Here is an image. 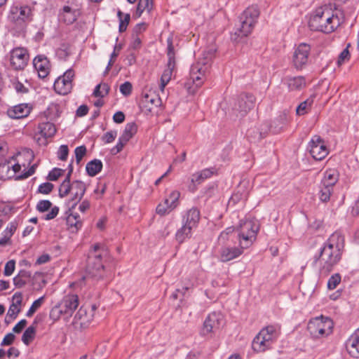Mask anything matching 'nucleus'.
Instances as JSON below:
<instances>
[{"mask_svg": "<svg viewBox=\"0 0 359 359\" xmlns=\"http://www.w3.org/2000/svg\"><path fill=\"white\" fill-rule=\"evenodd\" d=\"M37 167V164H33L28 170H24L22 172V174L17 177L18 180H25L32 175L36 170Z\"/></svg>", "mask_w": 359, "mask_h": 359, "instance_id": "603ef678", "label": "nucleus"}, {"mask_svg": "<svg viewBox=\"0 0 359 359\" xmlns=\"http://www.w3.org/2000/svg\"><path fill=\"white\" fill-rule=\"evenodd\" d=\"M259 15V11L257 6H252L247 8L239 17V24L231 34V39L233 41H238L240 39L251 34Z\"/></svg>", "mask_w": 359, "mask_h": 359, "instance_id": "423d86ee", "label": "nucleus"}, {"mask_svg": "<svg viewBox=\"0 0 359 359\" xmlns=\"http://www.w3.org/2000/svg\"><path fill=\"white\" fill-rule=\"evenodd\" d=\"M103 167L102 162L100 159H93L87 163L86 170L90 177H94L101 172Z\"/></svg>", "mask_w": 359, "mask_h": 359, "instance_id": "2f4dec72", "label": "nucleus"}, {"mask_svg": "<svg viewBox=\"0 0 359 359\" xmlns=\"http://www.w3.org/2000/svg\"><path fill=\"white\" fill-rule=\"evenodd\" d=\"M285 81L290 91H299L306 86V79L302 76L286 77Z\"/></svg>", "mask_w": 359, "mask_h": 359, "instance_id": "a878e982", "label": "nucleus"}, {"mask_svg": "<svg viewBox=\"0 0 359 359\" xmlns=\"http://www.w3.org/2000/svg\"><path fill=\"white\" fill-rule=\"evenodd\" d=\"M15 262L14 260H9L8 262H7L5 264V267H4V273L5 276H11L14 270H15Z\"/></svg>", "mask_w": 359, "mask_h": 359, "instance_id": "6e6d98bb", "label": "nucleus"}, {"mask_svg": "<svg viewBox=\"0 0 359 359\" xmlns=\"http://www.w3.org/2000/svg\"><path fill=\"white\" fill-rule=\"evenodd\" d=\"M52 206V203L48 200H41L38 202L36 209L41 212H44L49 210Z\"/></svg>", "mask_w": 359, "mask_h": 359, "instance_id": "09e8293b", "label": "nucleus"}, {"mask_svg": "<svg viewBox=\"0 0 359 359\" xmlns=\"http://www.w3.org/2000/svg\"><path fill=\"white\" fill-rule=\"evenodd\" d=\"M60 306L64 310V314L72 316L79 306V297L76 294H67L60 302Z\"/></svg>", "mask_w": 359, "mask_h": 359, "instance_id": "412c9836", "label": "nucleus"}, {"mask_svg": "<svg viewBox=\"0 0 359 359\" xmlns=\"http://www.w3.org/2000/svg\"><path fill=\"white\" fill-rule=\"evenodd\" d=\"M259 230L258 222L250 219L241 220L237 228H226L217 238L219 259L227 262L239 257L256 241Z\"/></svg>", "mask_w": 359, "mask_h": 359, "instance_id": "f257e3e1", "label": "nucleus"}, {"mask_svg": "<svg viewBox=\"0 0 359 359\" xmlns=\"http://www.w3.org/2000/svg\"><path fill=\"white\" fill-rule=\"evenodd\" d=\"M73 208L72 207L69 209L67 213H69L66 217V223L68 229L71 232H76L82 226V222L80 219V216L77 213H73L72 212Z\"/></svg>", "mask_w": 359, "mask_h": 359, "instance_id": "bb28decb", "label": "nucleus"}, {"mask_svg": "<svg viewBox=\"0 0 359 359\" xmlns=\"http://www.w3.org/2000/svg\"><path fill=\"white\" fill-rule=\"evenodd\" d=\"M346 347L350 355L359 358V328L346 341Z\"/></svg>", "mask_w": 359, "mask_h": 359, "instance_id": "5701e85b", "label": "nucleus"}, {"mask_svg": "<svg viewBox=\"0 0 359 359\" xmlns=\"http://www.w3.org/2000/svg\"><path fill=\"white\" fill-rule=\"evenodd\" d=\"M349 46L350 45L348 44L346 48L345 49H344L343 51L339 54L338 60H337V63L339 65H341V64L344 63L346 61L348 60L350 54H349V51H348V48Z\"/></svg>", "mask_w": 359, "mask_h": 359, "instance_id": "4d7b16f0", "label": "nucleus"}, {"mask_svg": "<svg viewBox=\"0 0 359 359\" xmlns=\"http://www.w3.org/2000/svg\"><path fill=\"white\" fill-rule=\"evenodd\" d=\"M222 321L223 318L221 313L217 312L210 313L203 323L201 332V334L206 335L210 332L217 331L222 326Z\"/></svg>", "mask_w": 359, "mask_h": 359, "instance_id": "dca6fc26", "label": "nucleus"}, {"mask_svg": "<svg viewBox=\"0 0 359 359\" xmlns=\"http://www.w3.org/2000/svg\"><path fill=\"white\" fill-rule=\"evenodd\" d=\"M180 194L177 191H173L170 193L169 197L165 198L163 202L160 203L156 209L158 215H165L175 208L177 205V201Z\"/></svg>", "mask_w": 359, "mask_h": 359, "instance_id": "f3484780", "label": "nucleus"}, {"mask_svg": "<svg viewBox=\"0 0 359 359\" xmlns=\"http://www.w3.org/2000/svg\"><path fill=\"white\" fill-rule=\"evenodd\" d=\"M200 219V212L196 208H192L183 215L182 223L191 228H196Z\"/></svg>", "mask_w": 359, "mask_h": 359, "instance_id": "b1692460", "label": "nucleus"}, {"mask_svg": "<svg viewBox=\"0 0 359 359\" xmlns=\"http://www.w3.org/2000/svg\"><path fill=\"white\" fill-rule=\"evenodd\" d=\"M109 86L106 83H101L97 85L94 89L93 95L97 97H104L109 92Z\"/></svg>", "mask_w": 359, "mask_h": 359, "instance_id": "4c0bfd02", "label": "nucleus"}, {"mask_svg": "<svg viewBox=\"0 0 359 359\" xmlns=\"http://www.w3.org/2000/svg\"><path fill=\"white\" fill-rule=\"evenodd\" d=\"M342 22L337 12L334 13L327 6L318 8L311 16L309 26L311 30L324 33L334 32Z\"/></svg>", "mask_w": 359, "mask_h": 359, "instance_id": "20e7f679", "label": "nucleus"}, {"mask_svg": "<svg viewBox=\"0 0 359 359\" xmlns=\"http://www.w3.org/2000/svg\"><path fill=\"white\" fill-rule=\"evenodd\" d=\"M216 172L214 168H205L191 175V181L194 184H200L205 180L211 177Z\"/></svg>", "mask_w": 359, "mask_h": 359, "instance_id": "c85d7f7f", "label": "nucleus"}, {"mask_svg": "<svg viewBox=\"0 0 359 359\" xmlns=\"http://www.w3.org/2000/svg\"><path fill=\"white\" fill-rule=\"evenodd\" d=\"M89 320H90L86 314V311L83 308H80L74 316V323H79L81 326H83L86 325Z\"/></svg>", "mask_w": 359, "mask_h": 359, "instance_id": "ea45409f", "label": "nucleus"}, {"mask_svg": "<svg viewBox=\"0 0 359 359\" xmlns=\"http://www.w3.org/2000/svg\"><path fill=\"white\" fill-rule=\"evenodd\" d=\"M344 249V237L339 232L333 233L324 243L320 252L314 256L320 273L327 276L341 259Z\"/></svg>", "mask_w": 359, "mask_h": 359, "instance_id": "f03ea898", "label": "nucleus"}, {"mask_svg": "<svg viewBox=\"0 0 359 359\" xmlns=\"http://www.w3.org/2000/svg\"><path fill=\"white\" fill-rule=\"evenodd\" d=\"M86 147L84 145L77 147L74 150L76 161L79 164L86 154Z\"/></svg>", "mask_w": 359, "mask_h": 359, "instance_id": "a18cd8bd", "label": "nucleus"}, {"mask_svg": "<svg viewBox=\"0 0 359 359\" xmlns=\"http://www.w3.org/2000/svg\"><path fill=\"white\" fill-rule=\"evenodd\" d=\"M58 212L59 208L57 206H54L53 208H51V210L44 216V219L46 220L54 219L57 215Z\"/></svg>", "mask_w": 359, "mask_h": 359, "instance_id": "69168bd1", "label": "nucleus"}, {"mask_svg": "<svg viewBox=\"0 0 359 359\" xmlns=\"http://www.w3.org/2000/svg\"><path fill=\"white\" fill-rule=\"evenodd\" d=\"M36 334V327L31 325L28 327L22 336V341L25 345H29L34 339Z\"/></svg>", "mask_w": 359, "mask_h": 359, "instance_id": "58836bf2", "label": "nucleus"}, {"mask_svg": "<svg viewBox=\"0 0 359 359\" xmlns=\"http://www.w3.org/2000/svg\"><path fill=\"white\" fill-rule=\"evenodd\" d=\"M175 67V62H168L167 67L163 71V73L161 78L160 88L162 91H163L165 86L170 81Z\"/></svg>", "mask_w": 359, "mask_h": 359, "instance_id": "7c9ffc66", "label": "nucleus"}, {"mask_svg": "<svg viewBox=\"0 0 359 359\" xmlns=\"http://www.w3.org/2000/svg\"><path fill=\"white\" fill-rule=\"evenodd\" d=\"M142 44V39L140 36H136L133 34V41L130 44V47L133 49H138L140 48Z\"/></svg>", "mask_w": 359, "mask_h": 359, "instance_id": "680f3d73", "label": "nucleus"}, {"mask_svg": "<svg viewBox=\"0 0 359 359\" xmlns=\"http://www.w3.org/2000/svg\"><path fill=\"white\" fill-rule=\"evenodd\" d=\"M44 299V297H41L36 300H35L32 306H30L29 309L27 311L26 313L27 317H32L34 313L36 312V311L41 307V306L43 304Z\"/></svg>", "mask_w": 359, "mask_h": 359, "instance_id": "79ce46f5", "label": "nucleus"}, {"mask_svg": "<svg viewBox=\"0 0 359 359\" xmlns=\"http://www.w3.org/2000/svg\"><path fill=\"white\" fill-rule=\"evenodd\" d=\"M56 133V128L55 125L50 122L41 123L37 126V133L39 134L41 137H38L37 142L39 144H46V139L52 137Z\"/></svg>", "mask_w": 359, "mask_h": 359, "instance_id": "6ab92c4d", "label": "nucleus"}, {"mask_svg": "<svg viewBox=\"0 0 359 359\" xmlns=\"http://www.w3.org/2000/svg\"><path fill=\"white\" fill-rule=\"evenodd\" d=\"M255 98L252 94H242L235 104L233 110L238 112L237 116H244L254 107Z\"/></svg>", "mask_w": 359, "mask_h": 359, "instance_id": "2eb2a0df", "label": "nucleus"}, {"mask_svg": "<svg viewBox=\"0 0 359 359\" xmlns=\"http://www.w3.org/2000/svg\"><path fill=\"white\" fill-rule=\"evenodd\" d=\"M74 77V72L72 69H67L62 76L58 77L54 82V89L60 95H67L72 89V80Z\"/></svg>", "mask_w": 359, "mask_h": 359, "instance_id": "f8f14e48", "label": "nucleus"}, {"mask_svg": "<svg viewBox=\"0 0 359 359\" xmlns=\"http://www.w3.org/2000/svg\"><path fill=\"white\" fill-rule=\"evenodd\" d=\"M64 170L55 168L50 170L47 176V179L50 181H56L60 176L62 175Z\"/></svg>", "mask_w": 359, "mask_h": 359, "instance_id": "de8ad7c7", "label": "nucleus"}, {"mask_svg": "<svg viewBox=\"0 0 359 359\" xmlns=\"http://www.w3.org/2000/svg\"><path fill=\"white\" fill-rule=\"evenodd\" d=\"M339 179V175L337 170H327L324 172L323 178L321 181V184L323 185H326L327 187H332L335 185Z\"/></svg>", "mask_w": 359, "mask_h": 359, "instance_id": "c756f323", "label": "nucleus"}, {"mask_svg": "<svg viewBox=\"0 0 359 359\" xmlns=\"http://www.w3.org/2000/svg\"><path fill=\"white\" fill-rule=\"evenodd\" d=\"M333 192L332 187H327L320 184L318 197L320 201L326 203L330 201L332 193Z\"/></svg>", "mask_w": 359, "mask_h": 359, "instance_id": "e433bc0d", "label": "nucleus"}, {"mask_svg": "<svg viewBox=\"0 0 359 359\" xmlns=\"http://www.w3.org/2000/svg\"><path fill=\"white\" fill-rule=\"evenodd\" d=\"M136 132L137 126L135 123L131 122L126 125L125 129L119 137L122 142H126L127 143L136 133Z\"/></svg>", "mask_w": 359, "mask_h": 359, "instance_id": "72a5a7b5", "label": "nucleus"}, {"mask_svg": "<svg viewBox=\"0 0 359 359\" xmlns=\"http://www.w3.org/2000/svg\"><path fill=\"white\" fill-rule=\"evenodd\" d=\"M34 69L39 78L45 79L50 73V65L48 57L44 55H38L33 60Z\"/></svg>", "mask_w": 359, "mask_h": 359, "instance_id": "a211bd4d", "label": "nucleus"}, {"mask_svg": "<svg viewBox=\"0 0 359 359\" xmlns=\"http://www.w3.org/2000/svg\"><path fill=\"white\" fill-rule=\"evenodd\" d=\"M132 84L129 81H126L120 86V92L124 96H128L132 93Z\"/></svg>", "mask_w": 359, "mask_h": 359, "instance_id": "5fc2aeb1", "label": "nucleus"}, {"mask_svg": "<svg viewBox=\"0 0 359 359\" xmlns=\"http://www.w3.org/2000/svg\"><path fill=\"white\" fill-rule=\"evenodd\" d=\"M116 136H117L116 130H110V131H108L106 133H104V135L102 136V139L104 143L109 144V143L112 142L116 139Z\"/></svg>", "mask_w": 359, "mask_h": 359, "instance_id": "8fccbe9b", "label": "nucleus"}, {"mask_svg": "<svg viewBox=\"0 0 359 359\" xmlns=\"http://www.w3.org/2000/svg\"><path fill=\"white\" fill-rule=\"evenodd\" d=\"M68 173L65 179L62 181L59 187V196L64 198L71 196L69 205L74 208L75 205L81 200L86 191V184L81 180L70 181V177L73 172L72 163L68 165Z\"/></svg>", "mask_w": 359, "mask_h": 359, "instance_id": "39448f33", "label": "nucleus"}, {"mask_svg": "<svg viewBox=\"0 0 359 359\" xmlns=\"http://www.w3.org/2000/svg\"><path fill=\"white\" fill-rule=\"evenodd\" d=\"M167 42H168L167 55L168 57V62H175L174 47L172 46V39L170 38L168 39Z\"/></svg>", "mask_w": 359, "mask_h": 359, "instance_id": "3c124183", "label": "nucleus"}, {"mask_svg": "<svg viewBox=\"0 0 359 359\" xmlns=\"http://www.w3.org/2000/svg\"><path fill=\"white\" fill-rule=\"evenodd\" d=\"M117 15L119 18V32H123L127 29L128 25L130 19V16L129 14H126L123 18V13L121 11H118Z\"/></svg>", "mask_w": 359, "mask_h": 359, "instance_id": "a19ab883", "label": "nucleus"}, {"mask_svg": "<svg viewBox=\"0 0 359 359\" xmlns=\"http://www.w3.org/2000/svg\"><path fill=\"white\" fill-rule=\"evenodd\" d=\"M280 330V325L278 323L263 327L252 341V349L256 352H264L270 349L279 337Z\"/></svg>", "mask_w": 359, "mask_h": 359, "instance_id": "0eeeda50", "label": "nucleus"}, {"mask_svg": "<svg viewBox=\"0 0 359 359\" xmlns=\"http://www.w3.org/2000/svg\"><path fill=\"white\" fill-rule=\"evenodd\" d=\"M108 256L107 249L99 243L93 245L90 250L87 262L85 273L82 278L77 283L79 287H93L97 285L104 286L106 283L103 278L105 275L103 259Z\"/></svg>", "mask_w": 359, "mask_h": 359, "instance_id": "7ed1b4c3", "label": "nucleus"}, {"mask_svg": "<svg viewBox=\"0 0 359 359\" xmlns=\"http://www.w3.org/2000/svg\"><path fill=\"white\" fill-rule=\"evenodd\" d=\"M193 228L182 223V226L175 233V238L179 243H184L187 239L191 238Z\"/></svg>", "mask_w": 359, "mask_h": 359, "instance_id": "473e14b6", "label": "nucleus"}, {"mask_svg": "<svg viewBox=\"0 0 359 359\" xmlns=\"http://www.w3.org/2000/svg\"><path fill=\"white\" fill-rule=\"evenodd\" d=\"M307 328L312 337L322 338L332 333L333 322L330 318L320 316L310 320Z\"/></svg>", "mask_w": 359, "mask_h": 359, "instance_id": "1a4fd4ad", "label": "nucleus"}, {"mask_svg": "<svg viewBox=\"0 0 359 359\" xmlns=\"http://www.w3.org/2000/svg\"><path fill=\"white\" fill-rule=\"evenodd\" d=\"M54 185L50 182H44L38 187V192L43 194H49L53 189Z\"/></svg>", "mask_w": 359, "mask_h": 359, "instance_id": "49530a36", "label": "nucleus"}, {"mask_svg": "<svg viewBox=\"0 0 359 359\" xmlns=\"http://www.w3.org/2000/svg\"><path fill=\"white\" fill-rule=\"evenodd\" d=\"M214 53L208 51L204 53V57L191 65L189 79L196 87H200L205 80L211 65V60Z\"/></svg>", "mask_w": 359, "mask_h": 359, "instance_id": "6e6552de", "label": "nucleus"}, {"mask_svg": "<svg viewBox=\"0 0 359 359\" xmlns=\"http://www.w3.org/2000/svg\"><path fill=\"white\" fill-rule=\"evenodd\" d=\"M15 337L13 333H8L3 339L1 346H9L12 344Z\"/></svg>", "mask_w": 359, "mask_h": 359, "instance_id": "e2e57ef3", "label": "nucleus"}, {"mask_svg": "<svg viewBox=\"0 0 359 359\" xmlns=\"http://www.w3.org/2000/svg\"><path fill=\"white\" fill-rule=\"evenodd\" d=\"M126 144V142H122L121 140V138L119 137L116 144L111 149V154H117L118 153L121 151Z\"/></svg>", "mask_w": 359, "mask_h": 359, "instance_id": "052dcab7", "label": "nucleus"}, {"mask_svg": "<svg viewBox=\"0 0 359 359\" xmlns=\"http://www.w3.org/2000/svg\"><path fill=\"white\" fill-rule=\"evenodd\" d=\"M12 86L18 93L25 94L29 91L28 88L16 79L12 81Z\"/></svg>", "mask_w": 359, "mask_h": 359, "instance_id": "c03bdc74", "label": "nucleus"}, {"mask_svg": "<svg viewBox=\"0 0 359 359\" xmlns=\"http://www.w3.org/2000/svg\"><path fill=\"white\" fill-rule=\"evenodd\" d=\"M154 7V0H139L136 15L137 17H140L144 11L150 13Z\"/></svg>", "mask_w": 359, "mask_h": 359, "instance_id": "f704fd0d", "label": "nucleus"}, {"mask_svg": "<svg viewBox=\"0 0 359 359\" xmlns=\"http://www.w3.org/2000/svg\"><path fill=\"white\" fill-rule=\"evenodd\" d=\"M142 102L147 104L151 103V104H155L157 106L159 100L156 96L153 97L151 95L146 94L142 100Z\"/></svg>", "mask_w": 359, "mask_h": 359, "instance_id": "338daca9", "label": "nucleus"}, {"mask_svg": "<svg viewBox=\"0 0 359 359\" xmlns=\"http://www.w3.org/2000/svg\"><path fill=\"white\" fill-rule=\"evenodd\" d=\"M311 47L307 43H300L294 50L292 63L297 69H303L309 62Z\"/></svg>", "mask_w": 359, "mask_h": 359, "instance_id": "ddd939ff", "label": "nucleus"}, {"mask_svg": "<svg viewBox=\"0 0 359 359\" xmlns=\"http://www.w3.org/2000/svg\"><path fill=\"white\" fill-rule=\"evenodd\" d=\"M313 103V97H310L305 101L301 102L296 109V113L298 116H303L307 114L311 109Z\"/></svg>", "mask_w": 359, "mask_h": 359, "instance_id": "c9c22d12", "label": "nucleus"}, {"mask_svg": "<svg viewBox=\"0 0 359 359\" xmlns=\"http://www.w3.org/2000/svg\"><path fill=\"white\" fill-rule=\"evenodd\" d=\"M69 154V149L67 145H61L59 148L57 156L59 159L62 161H65L67 158Z\"/></svg>", "mask_w": 359, "mask_h": 359, "instance_id": "13d9d810", "label": "nucleus"}, {"mask_svg": "<svg viewBox=\"0 0 359 359\" xmlns=\"http://www.w3.org/2000/svg\"><path fill=\"white\" fill-rule=\"evenodd\" d=\"M31 111L32 107L28 104H19L8 109L7 114L13 119H20L27 117Z\"/></svg>", "mask_w": 359, "mask_h": 359, "instance_id": "4be33fe9", "label": "nucleus"}, {"mask_svg": "<svg viewBox=\"0 0 359 359\" xmlns=\"http://www.w3.org/2000/svg\"><path fill=\"white\" fill-rule=\"evenodd\" d=\"M22 295L21 292H15L13 296V302L10 305L6 318L15 319L20 311V306L22 304Z\"/></svg>", "mask_w": 359, "mask_h": 359, "instance_id": "cd10ccee", "label": "nucleus"}, {"mask_svg": "<svg viewBox=\"0 0 359 359\" xmlns=\"http://www.w3.org/2000/svg\"><path fill=\"white\" fill-rule=\"evenodd\" d=\"M21 165L19 163L12 164L11 161L4 163L0 166L1 172L6 171L7 178H14L15 180H18L17 177L22 174L20 172Z\"/></svg>", "mask_w": 359, "mask_h": 359, "instance_id": "393cba45", "label": "nucleus"}, {"mask_svg": "<svg viewBox=\"0 0 359 359\" xmlns=\"http://www.w3.org/2000/svg\"><path fill=\"white\" fill-rule=\"evenodd\" d=\"M32 10L27 6H12L8 15V19L11 22L15 23L16 26L24 27L26 24L32 20Z\"/></svg>", "mask_w": 359, "mask_h": 359, "instance_id": "9d476101", "label": "nucleus"}, {"mask_svg": "<svg viewBox=\"0 0 359 359\" xmlns=\"http://www.w3.org/2000/svg\"><path fill=\"white\" fill-rule=\"evenodd\" d=\"M62 313H64V310L61 308V306L59 305L54 306L50 312V318H52L54 320H57L60 315Z\"/></svg>", "mask_w": 359, "mask_h": 359, "instance_id": "864d4df0", "label": "nucleus"}, {"mask_svg": "<svg viewBox=\"0 0 359 359\" xmlns=\"http://www.w3.org/2000/svg\"><path fill=\"white\" fill-rule=\"evenodd\" d=\"M147 25L145 22H141L135 26L133 31V34L140 36L143 32L147 29Z\"/></svg>", "mask_w": 359, "mask_h": 359, "instance_id": "bf43d9fd", "label": "nucleus"}, {"mask_svg": "<svg viewBox=\"0 0 359 359\" xmlns=\"http://www.w3.org/2000/svg\"><path fill=\"white\" fill-rule=\"evenodd\" d=\"M307 151L312 158L316 161L324 159L329 154V150L324 140L318 135H314L309 141Z\"/></svg>", "mask_w": 359, "mask_h": 359, "instance_id": "9b49d317", "label": "nucleus"}, {"mask_svg": "<svg viewBox=\"0 0 359 359\" xmlns=\"http://www.w3.org/2000/svg\"><path fill=\"white\" fill-rule=\"evenodd\" d=\"M341 282V276L339 273H334L329 278L327 281V288L330 290H334Z\"/></svg>", "mask_w": 359, "mask_h": 359, "instance_id": "37998d69", "label": "nucleus"}, {"mask_svg": "<svg viewBox=\"0 0 359 359\" xmlns=\"http://www.w3.org/2000/svg\"><path fill=\"white\" fill-rule=\"evenodd\" d=\"M113 120L115 123H121L125 121V114L121 111H116L113 116Z\"/></svg>", "mask_w": 359, "mask_h": 359, "instance_id": "774afa93", "label": "nucleus"}, {"mask_svg": "<svg viewBox=\"0 0 359 359\" xmlns=\"http://www.w3.org/2000/svg\"><path fill=\"white\" fill-rule=\"evenodd\" d=\"M79 15V11L77 8L70 6H64L60 11L58 18L60 21L67 25H71L76 20Z\"/></svg>", "mask_w": 359, "mask_h": 359, "instance_id": "aec40b11", "label": "nucleus"}, {"mask_svg": "<svg viewBox=\"0 0 359 359\" xmlns=\"http://www.w3.org/2000/svg\"><path fill=\"white\" fill-rule=\"evenodd\" d=\"M29 61V53L24 48H15L11 52V64L15 69H25Z\"/></svg>", "mask_w": 359, "mask_h": 359, "instance_id": "4468645a", "label": "nucleus"}, {"mask_svg": "<svg viewBox=\"0 0 359 359\" xmlns=\"http://www.w3.org/2000/svg\"><path fill=\"white\" fill-rule=\"evenodd\" d=\"M27 322L25 319H22L20 321H19L13 328V331L15 333H20L22 332V330L25 328L26 326Z\"/></svg>", "mask_w": 359, "mask_h": 359, "instance_id": "0e129e2a", "label": "nucleus"}]
</instances>
